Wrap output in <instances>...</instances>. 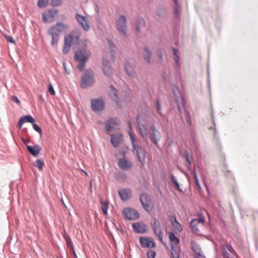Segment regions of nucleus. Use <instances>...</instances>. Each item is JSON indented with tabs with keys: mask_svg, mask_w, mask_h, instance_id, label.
<instances>
[{
	"mask_svg": "<svg viewBox=\"0 0 258 258\" xmlns=\"http://www.w3.org/2000/svg\"><path fill=\"white\" fill-rule=\"evenodd\" d=\"M199 224V220L193 219L190 221V226L194 233L198 234L199 230L198 228V225Z\"/></svg>",
	"mask_w": 258,
	"mask_h": 258,
	"instance_id": "obj_32",
	"label": "nucleus"
},
{
	"mask_svg": "<svg viewBox=\"0 0 258 258\" xmlns=\"http://www.w3.org/2000/svg\"><path fill=\"white\" fill-rule=\"evenodd\" d=\"M110 91L109 93V96L112 100H113L116 105L118 106H121L120 102L119 101V99L118 95V91L116 89V88L114 87V86L112 84L110 85Z\"/></svg>",
	"mask_w": 258,
	"mask_h": 258,
	"instance_id": "obj_17",
	"label": "nucleus"
},
{
	"mask_svg": "<svg viewBox=\"0 0 258 258\" xmlns=\"http://www.w3.org/2000/svg\"><path fill=\"white\" fill-rule=\"evenodd\" d=\"M119 176L120 177V179H122V180H125L126 179V175L125 173H121Z\"/></svg>",
	"mask_w": 258,
	"mask_h": 258,
	"instance_id": "obj_58",
	"label": "nucleus"
},
{
	"mask_svg": "<svg viewBox=\"0 0 258 258\" xmlns=\"http://www.w3.org/2000/svg\"><path fill=\"white\" fill-rule=\"evenodd\" d=\"M94 82L93 72L91 70H87L81 77L80 86L82 89H86L88 87H91Z\"/></svg>",
	"mask_w": 258,
	"mask_h": 258,
	"instance_id": "obj_4",
	"label": "nucleus"
},
{
	"mask_svg": "<svg viewBox=\"0 0 258 258\" xmlns=\"http://www.w3.org/2000/svg\"><path fill=\"white\" fill-rule=\"evenodd\" d=\"M115 47H112V48H109V51L110 53V55L111 57V58L114 60L115 58Z\"/></svg>",
	"mask_w": 258,
	"mask_h": 258,
	"instance_id": "obj_49",
	"label": "nucleus"
},
{
	"mask_svg": "<svg viewBox=\"0 0 258 258\" xmlns=\"http://www.w3.org/2000/svg\"><path fill=\"white\" fill-rule=\"evenodd\" d=\"M117 124V119L115 118H111L108 119L105 122V130L106 132H109L115 128Z\"/></svg>",
	"mask_w": 258,
	"mask_h": 258,
	"instance_id": "obj_20",
	"label": "nucleus"
},
{
	"mask_svg": "<svg viewBox=\"0 0 258 258\" xmlns=\"http://www.w3.org/2000/svg\"><path fill=\"white\" fill-rule=\"evenodd\" d=\"M12 100L17 103L18 105H20L21 104L19 98L16 96H13L11 98Z\"/></svg>",
	"mask_w": 258,
	"mask_h": 258,
	"instance_id": "obj_53",
	"label": "nucleus"
},
{
	"mask_svg": "<svg viewBox=\"0 0 258 258\" xmlns=\"http://www.w3.org/2000/svg\"><path fill=\"white\" fill-rule=\"evenodd\" d=\"M174 55H177L178 49L177 48H172Z\"/></svg>",
	"mask_w": 258,
	"mask_h": 258,
	"instance_id": "obj_61",
	"label": "nucleus"
},
{
	"mask_svg": "<svg viewBox=\"0 0 258 258\" xmlns=\"http://www.w3.org/2000/svg\"><path fill=\"white\" fill-rule=\"evenodd\" d=\"M140 202L145 210L150 211V198L147 194L143 193L141 195Z\"/></svg>",
	"mask_w": 258,
	"mask_h": 258,
	"instance_id": "obj_16",
	"label": "nucleus"
},
{
	"mask_svg": "<svg viewBox=\"0 0 258 258\" xmlns=\"http://www.w3.org/2000/svg\"><path fill=\"white\" fill-rule=\"evenodd\" d=\"M91 55L90 51L86 48L78 49L74 55V59L78 62L77 68L80 71H83L85 67L86 62Z\"/></svg>",
	"mask_w": 258,
	"mask_h": 258,
	"instance_id": "obj_2",
	"label": "nucleus"
},
{
	"mask_svg": "<svg viewBox=\"0 0 258 258\" xmlns=\"http://www.w3.org/2000/svg\"><path fill=\"white\" fill-rule=\"evenodd\" d=\"M68 29L67 24L61 22H57L54 25L51 26L48 30L47 33L51 36V46L56 47L59 40V35Z\"/></svg>",
	"mask_w": 258,
	"mask_h": 258,
	"instance_id": "obj_1",
	"label": "nucleus"
},
{
	"mask_svg": "<svg viewBox=\"0 0 258 258\" xmlns=\"http://www.w3.org/2000/svg\"><path fill=\"white\" fill-rule=\"evenodd\" d=\"M104 74L106 76H110L112 73V69L110 66H107L106 68H102Z\"/></svg>",
	"mask_w": 258,
	"mask_h": 258,
	"instance_id": "obj_43",
	"label": "nucleus"
},
{
	"mask_svg": "<svg viewBox=\"0 0 258 258\" xmlns=\"http://www.w3.org/2000/svg\"><path fill=\"white\" fill-rule=\"evenodd\" d=\"M205 185H206V190H207V191L208 192V194H209L210 192H209V189L208 186L206 184H205Z\"/></svg>",
	"mask_w": 258,
	"mask_h": 258,
	"instance_id": "obj_63",
	"label": "nucleus"
},
{
	"mask_svg": "<svg viewBox=\"0 0 258 258\" xmlns=\"http://www.w3.org/2000/svg\"><path fill=\"white\" fill-rule=\"evenodd\" d=\"M140 242L141 245L143 247L149 248L150 247L153 248L155 247L156 243L151 239L147 237H141L140 238Z\"/></svg>",
	"mask_w": 258,
	"mask_h": 258,
	"instance_id": "obj_18",
	"label": "nucleus"
},
{
	"mask_svg": "<svg viewBox=\"0 0 258 258\" xmlns=\"http://www.w3.org/2000/svg\"><path fill=\"white\" fill-rule=\"evenodd\" d=\"M171 87L172 88V93L174 95L175 102L177 105V108L179 112L180 113H181V109L180 107V105L179 103V97L180 98L181 100V104L183 108H185V106L186 104L185 99L184 98V95L180 92L178 88L176 86L174 85V84H172L171 85Z\"/></svg>",
	"mask_w": 258,
	"mask_h": 258,
	"instance_id": "obj_6",
	"label": "nucleus"
},
{
	"mask_svg": "<svg viewBox=\"0 0 258 258\" xmlns=\"http://www.w3.org/2000/svg\"><path fill=\"white\" fill-rule=\"evenodd\" d=\"M81 35V30L79 29H75L65 37L64 40L70 45L77 44L79 42Z\"/></svg>",
	"mask_w": 258,
	"mask_h": 258,
	"instance_id": "obj_7",
	"label": "nucleus"
},
{
	"mask_svg": "<svg viewBox=\"0 0 258 258\" xmlns=\"http://www.w3.org/2000/svg\"><path fill=\"white\" fill-rule=\"evenodd\" d=\"M48 90L51 95H55V91H54V90L53 88V86L51 84L49 85L48 88Z\"/></svg>",
	"mask_w": 258,
	"mask_h": 258,
	"instance_id": "obj_52",
	"label": "nucleus"
},
{
	"mask_svg": "<svg viewBox=\"0 0 258 258\" xmlns=\"http://www.w3.org/2000/svg\"><path fill=\"white\" fill-rule=\"evenodd\" d=\"M50 3L53 7H58L61 5L62 0H51Z\"/></svg>",
	"mask_w": 258,
	"mask_h": 258,
	"instance_id": "obj_47",
	"label": "nucleus"
},
{
	"mask_svg": "<svg viewBox=\"0 0 258 258\" xmlns=\"http://www.w3.org/2000/svg\"><path fill=\"white\" fill-rule=\"evenodd\" d=\"M128 134L131 141L133 149L134 151H136L138 161L141 163V166L144 167L145 163V151L141 146L137 144L136 139L132 134L130 132H128Z\"/></svg>",
	"mask_w": 258,
	"mask_h": 258,
	"instance_id": "obj_3",
	"label": "nucleus"
},
{
	"mask_svg": "<svg viewBox=\"0 0 258 258\" xmlns=\"http://www.w3.org/2000/svg\"><path fill=\"white\" fill-rule=\"evenodd\" d=\"M171 253L173 258H179L180 248L179 246H170Z\"/></svg>",
	"mask_w": 258,
	"mask_h": 258,
	"instance_id": "obj_31",
	"label": "nucleus"
},
{
	"mask_svg": "<svg viewBox=\"0 0 258 258\" xmlns=\"http://www.w3.org/2000/svg\"><path fill=\"white\" fill-rule=\"evenodd\" d=\"M118 194L123 201H126L132 197V192L128 188H124L118 191Z\"/></svg>",
	"mask_w": 258,
	"mask_h": 258,
	"instance_id": "obj_19",
	"label": "nucleus"
},
{
	"mask_svg": "<svg viewBox=\"0 0 258 258\" xmlns=\"http://www.w3.org/2000/svg\"><path fill=\"white\" fill-rule=\"evenodd\" d=\"M71 46L72 45H70V44L67 43V41L64 40V46L62 48L63 53L64 54H67L69 52Z\"/></svg>",
	"mask_w": 258,
	"mask_h": 258,
	"instance_id": "obj_40",
	"label": "nucleus"
},
{
	"mask_svg": "<svg viewBox=\"0 0 258 258\" xmlns=\"http://www.w3.org/2000/svg\"><path fill=\"white\" fill-rule=\"evenodd\" d=\"M108 204H109V202L108 201H106L105 202H103L102 201H101V210H102L103 214L105 215L107 214Z\"/></svg>",
	"mask_w": 258,
	"mask_h": 258,
	"instance_id": "obj_35",
	"label": "nucleus"
},
{
	"mask_svg": "<svg viewBox=\"0 0 258 258\" xmlns=\"http://www.w3.org/2000/svg\"><path fill=\"white\" fill-rule=\"evenodd\" d=\"M48 0H38L37 6L39 8H44L46 6Z\"/></svg>",
	"mask_w": 258,
	"mask_h": 258,
	"instance_id": "obj_44",
	"label": "nucleus"
},
{
	"mask_svg": "<svg viewBox=\"0 0 258 258\" xmlns=\"http://www.w3.org/2000/svg\"><path fill=\"white\" fill-rule=\"evenodd\" d=\"M102 68H106L107 66H110V63L107 59H103L102 61Z\"/></svg>",
	"mask_w": 258,
	"mask_h": 258,
	"instance_id": "obj_55",
	"label": "nucleus"
},
{
	"mask_svg": "<svg viewBox=\"0 0 258 258\" xmlns=\"http://www.w3.org/2000/svg\"><path fill=\"white\" fill-rule=\"evenodd\" d=\"M58 11L54 10H48L42 13V21L44 23H51L57 14Z\"/></svg>",
	"mask_w": 258,
	"mask_h": 258,
	"instance_id": "obj_14",
	"label": "nucleus"
},
{
	"mask_svg": "<svg viewBox=\"0 0 258 258\" xmlns=\"http://www.w3.org/2000/svg\"><path fill=\"white\" fill-rule=\"evenodd\" d=\"M228 244H223L221 246V250L222 253V255H224L225 254H227V253L228 252Z\"/></svg>",
	"mask_w": 258,
	"mask_h": 258,
	"instance_id": "obj_42",
	"label": "nucleus"
},
{
	"mask_svg": "<svg viewBox=\"0 0 258 258\" xmlns=\"http://www.w3.org/2000/svg\"><path fill=\"white\" fill-rule=\"evenodd\" d=\"M143 57L147 63L151 62V58L152 56V51L148 46H146L143 48Z\"/></svg>",
	"mask_w": 258,
	"mask_h": 258,
	"instance_id": "obj_25",
	"label": "nucleus"
},
{
	"mask_svg": "<svg viewBox=\"0 0 258 258\" xmlns=\"http://www.w3.org/2000/svg\"><path fill=\"white\" fill-rule=\"evenodd\" d=\"M76 19L84 31H88L90 30L89 21L87 17L79 13H77Z\"/></svg>",
	"mask_w": 258,
	"mask_h": 258,
	"instance_id": "obj_12",
	"label": "nucleus"
},
{
	"mask_svg": "<svg viewBox=\"0 0 258 258\" xmlns=\"http://www.w3.org/2000/svg\"><path fill=\"white\" fill-rule=\"evenodd\" d=\"M196 258H206L205 256L203 253L202 251L201 252H199L197 254H196Z\"/></svg>",
	"mask_w": 258,
	"mask_h": 258,
	"instance_id": "obj_57",
	"label": "nucleus"
},
{
	"mask_svg": "<svg viewBox=\"0 0 258 258\" xmlns=\"http://www.w3.org/2000/svg\"><path fill=\"white\" fill-rule=\"evenodd\" d=\"M122 154L123 157L118 160L117 162L118 166L123 170H128L132 168L133 163L131 161L125 158L124 152H122Z\"/></svg>",
	"mask_w": 258,
	"mask_h": 258,
	"instance_id": "obj_11",
	"label": "nucleus"
},
{
	"mask_svg": "<svg viewBox=\"0 0 258 258\" xmlns=\"http://www.w3.org/2000/svg\"><path fill=\"white\" fill-rule=\"evenodd\" d=\"M195 220H199V223H204L205 222V219L204 218H203V219H195Z\"/></svg>",
	"mask_w": 258,
	"mask_h": 258,
	"instance_id": "obj_62",
	"label": "nucleus"
},
{
	"mask_svg": "<svg viewBox=\"0 0 258 258\" xmlns=\"http://www.w3.org/2000/svg\"><path fill=\"white\" fill-rule=\"evenodd\" d=\"M151 226L153 229L155 234L158 237L159 240L163 241V233L162 230L160 222L157 219L154 218L151 222Z\"/></svg>",
	"mask_w": 258,
	"mask_h": 258,
	"instance_id": "obj_9",
	"label": "nucleus"
},
{
	"mask_svg": "<svg viewBox=\"0 0 258 258\" xmlns=\"http://www.w3.org/2000/svg\"><path fill=\"white\" fill-rule=\"evenodd\" d=\"M173 230L177 232H180L182 230L180 224L177 221L175 216H171L169 218Z\"/></svg>",
	"mask_w": 258,
	"mask_h": 258,
	"instance_id": "obj_21",
	"label": "nucleus"
},
{
	"mask_svg": "<svg viewBox=\"0 0 258 258\" xmlns=\"http://www.w3.org/2000/svg\"><path fill=\"white\" fill-rule=\"evenodd\" d=\"M183 157L187 162V165H186L187 168L188 170H191V164L193 160L192 156H190L187 150H185L184 152Z\"/></svg>",
	"mask_w": 258,
	"mask_h": 258,
	"instance_id": "obj_28",
	"label": "nucleus"
},
{
	"mask_svg": "<svg viewBox=\"0 0 258 258\" xmlns=\"http://www.w3.org/2000/svg\"><path fill=\"white\" fill-rule=\"evenodd\" d=\"M5 37L8 42L11 43H15V41L12 36L5 35Z\"/></svg>",
	"mask_w": 258,
	"mask_h": 258,
	"instance_id": "obj_54",
	"label": "nucleus"
},
{
	"mask_svg": "<svg viewBox=\"0 0 258 258\" xmlns=\"http://www.w3.org/2000/svg\"><path fill=\"white\" fill-rule=\"evenodd\" d=\"M35 122L34 119L30 115H27L21 117L19 121L18 125L19 128H21L24 122L33 123Z\"/></svg>",
	"mask_w": 258,
	"mask_h": 258,
	"instance_id": "obj_24",
	"label": "nucleus"
},
{
	"mask_svg": "<svg viewBox=\"0 0 258 258\" xmlns=\"http://www.w3.org/2000/svg\"><path fill=\"white\" fill-rule=\"evenodd\" d=\"M33 129L38 132L40 135H41L42 134V131L41 128L36 123H33Z\"/></svg>",
	"mask_w": 258,
	"mask_h": 258,
	"instance_id": "obj_50",
	"label": "nucleus"
},
{
	"mask_svg": "<svg viewBox=\"0 0 258 258\" xmlns=\"http://www.w3.org/2000/svg\"><path fill=\"white\" fill-rule=\"evenodd\" d=\"M156 108L157 109V113L160 115H162V113L161 112V105L160 102V100L159 99L156 100Z\"/></svg>",
	"mask_w": 258,
	"mask_h": 258,
	"instance_id": "obj_45",
	"label": "nucleus"
},
{
	"mask_svg": "<svg viewBox=\"0 0 258 258\" xmlns=\"http://www.w3.org/2000/svg\"><path fill=\"white\" fill-rule=\"evenodd\" d=\"M156 252L154 250H150L147 252V258H155Z\"/></svg>",
	"mask_w": 258,
	"mask_h": 258,
	"instance_id": "obj_48",
	"label": "nucleus"
},
{
	"mask_svg": "<svg viewBox=\"0 0 258 258\" xmlns=\"http://www.w3.org/2000/svg\"><path fill=\"white\" fill-rule=\"evenodd\" d=\"M171 180L173 184H174V185L175 186L176 188L178 191L181 192L182 190L180 188L179 184L177 180H176V178L174 177V176L173 174L171 175Z\"/></svg>",
	"mask_w": 258,
	"mask_h": 258,
	"instance_id": "obj_39",
	"label": "nucleus"
},
{
	"mask_svg": "<svg viewBox=\"0 0 258 258\" xmlns=\"http://www.w3.org/2000/svg\"><path fill=\"white\" fill-rule=\"evenodd\" d=\"M185 118L186 122L189 124H191V120L190 118V113L186 110H185Z\"/></svg>",
	"mask_w": 258,
	"mask_h": 258,
	"instance_id": "obj_46",
	"label": "nucleus"
},
{
	"mask_svg": "<svg viewBox=\"0 0 258 258\" xmlns=\"http://www.w3.org/2000/svg\"><path fill=\"white\" fill-rule=\"evenodd\" d=\"M33 165L36 167L39 171H41L44 165V162L42 159H38L33 163Z\"/></svg>",
	"mask_w": 258,
	"mask_h": 258,
	"instance_id": "obj_34",
	"label": "nucleus"
},
{
	"mask_svg": "<svg viewBox=\"0 0 258 258\" xmlns=\"http://www.w3.org/2000/svg\"><path fill=\"white\" fill-rule=\"evenodd\" d=\"M149 134L151 141L154 145L157 146L161 138V135L160 131L156 129L154 123L150 126Z\"/></svg>",
	"mask_w": 258,
	"mask_h": 258,
	"instance_id": "obj_8",
	"label": "nucleus"
},
{
	"mask_svg": "<svg viewBox=\"0 0 258 258\" xmlns=\"http://www.w3.org/2000/svg\"><path fill=\"white\" fill-rule=\"evenodd\" d=\"M92 182L91 181L90 183V190H91V192H92Z\"/></svg>",
	"mask_w": 258,
	"mask_h": 258,
	"instance_id": "obj_64",
	"label": "nucleus"
},
{
	"mask_svg": "<svg viewBox=\"0 0 258 258\" xmlns=\"http://www.w3.org/2000/svg\"><path fill=\"white\" fill-rule=\"evenodd\" d=\"M91 108L94 111H102L104 108V102L102 98L92 99L91 100Z\"/></svg>",
	"mask_w": 258,
	"mask_h": 258,
	"instance_id": "obj_13",
	"label": "nucleus"
},
{
	"mask_svg": "<svg viewBox=\"0 0 258 258\" xmlns=\"http://www.w3.org/2000/svg\"><path fill=\"white\" fill-rule=\"evenodd\" d=\"M122 214L125 219L135 220L139 218V213L135 209L125 208L123 210Z\"/></svg>",
	"mask_w": 258,
	"mask_h": 258,
	"instance_id": "obj_10",
	"label": "nucleus"
},
{
	"mask_svg": "<svg viewBox=\"0 0 258 258\" xmlns=\"http://www.w3.org/2000/svg\"><path fill=\"white\" fill-rule=\"evenodd\" d=\"M181 8L179 6L178 4H175L173 7V11L174 14L176 18H180V13Z\"/></svg>",
	"mask_w": 258,
	"mask_h": 258,
	"instance_id": "obj_37",
	"label": "nucleus"
},
{
	"mask_svg": "<svg viewBox=\"0 0 258 258\" xmlns=\"http://www.w3.org/2000/svg\"><path fill=\"white\" fill-rule=\"evenodd\" d=\"M136 30L137 32H140L141 28L145 27V21L143 18H139L136 21Z\"/></svg>",
	"mask_w": 258,
	"mask_h": 258,
	"instance_id": "obj_30",
	"label": "nucleus"
},
{
	"mask_svg": "<svg viewBox=\"0 0 258 258\" xmlns=\"http://www.w3.org/2000/svg\"><path fill=\"white\" fill-rule=\"evenodd\" d=\"M228 248L229 250H228V252L230 253H236L235 250L233 249V248L232 247V246L229 244L228 246Z\"/></svg>",
	"mask_w": 258,
	"mask_h": 258,
	"instance_id": "obj_59",
	"label": "nucleus"
},
{
	"mask_svg": "<svg viewBox=\"0 0 258 258\" xmlns=\"http://www.w3.org/2000/svg\"><path fill=\"white\" fill-rule=\"evenodd\" d=\"M157 55L158 56L159 61L160 63L163 62L162 53L160 50H159L157 52Z\"/></svg>",
	"mask_w": 258,
	"mask_h": 258,
	"instance_id": "obj_51",
	"label": "nucleus"
},
{
	"mask_svg": "<svg viewBox=\"0 0 258 258\" xmlns=\"http://www.w3.org/2000/svg\"><path fill=\"white\" fill-rule=\"evenodd\" d=\"M63 237L66 240L67 246L69 247H72L73 248V244L70 236L68 234H65L63 235Z\"/></svg>",
	"mask_w": 258,
	"mask_h": 258,
	"instance_id": "obj_38",
	"label": "nucleus"
},
{
	"mask_svg": "<svg viewBox=\"0 0 258 258\" xmlns=\"http://www.w3.org/2000/svg\"><path fill=\"white\" fill-rule=\"evenodd\" d=\"M26 148L28 152L34 157L37 156L41 150V148L38 145H35L34 146L27 145Z\"/></svg>",
	"mask_w": 258,
	"mask_h": 258,
	"instance_id": "obj_22",
	"label": "nucleus"
},
{
	"mask_svg": "<svg viewBox=\"0 0 258 258\" xmlns=\"http://www.w3.org/2000/svg\"><path fill=\"white\" fill-rule=\"evenodd\" d=\"M107 41L109 48L115 47V46L110 40L107 39Z\"/></svg>",
	"mask_w": 258,
	"mask_h": 258,
	"instance_id": "obj_56",
	"label": "nucleus"
},
{
	"mask_svg": "<svg viewBox=\"0 0 258 258\" xmlns=\"http://www.w3.org/2000/svg\"><path fill=\"white\" fill-rule=\"evenodd\" d=\"M192 174L194 175V179L195 184L197 186V187L198 188L199 190H201L202 189V187H201L200 182L199 181V179H198V176L197 174V172H196V169L195 167L194 168L193 170H192Z\"/></svg>",
	"mask_w": 258,
	"mask_h": 258,
	"instance_id": "obj_36",
	"label": "nucleus"
},
{
	"mask_svg": "<svg viewBox=\"0 0 258 258\" xmlns=\"http://www.w3.org/2000/svg\"><path fill=\"white\" fill-rule=\"evenodd\" d=\"M223 258H234L232 255H231V253L228 252L227 253V254H225L223 255Z\"/></svg>",
	"mask_w": 258,
	"mask_h": 258,
	"instance_id": "obj_60",
	"label": "nucleus"
},
{
	"mask_svg": "<svg viewBox=\"0 0 258 258\" xmlns=\"http://www.w3.org/2000/svg\"><path fill=\"white\" fill-rule=\"evenodd\" d=\"M122 136L119 133L113 134L111 136L110 143L114 147H117L120 142Z\"/></svg>",
	"mask_w": 258,
	"mask_h": 258,
	"instance_id": "obj_23",
	"label": "nucleus"
},
{
	"mask_svg": "<svg viewBox=\"0 0 258 258\" xmlns=\"http://www.w3.org/2000/svg\"><path fill=\"white\" fill-rule=\"evenodd\" d=\"M191 249L195 252V254L199 252H201L202 250L200 246L194 241L191 242Z\"/></svg>",
	"mask_w": 258,
	"mask_h": 258,
	"instance_id": "obj_33",
	"label": "nucleus"
},
{
	"mask_svg": "<svg viewBox=\"0 0 258 258\" xmlns=\"http://www.w3.org/2000/svg\"><path fill=\"white\" fill-rule=\"evenodd\" d=\"M136 121L140 136L144 139H147L148 132L147 126L145 124L142 123L140 120L139 115L137 116L136 117Z\"/></svg>",
	"mask_w": 258,
	"mask_h": 258,
	"instance_id": "obj_15",
	"label": "nucleus"
},
{
	"mask_svg": "<svg viewBox=\"0 0 258 258\" xmlns=\"http://www.w3.org/2000/svg\"><path fill=\"white\" fill-rule=\"evenodd\" d=\"M124 68L126 74L131 77H136L137 74L134 71V69L132 65L130 63L126 62L124 64Z\"/></svg>",
	"mask_w": 258,
	"mask_h": 258,
	"instance_id": "obj_27",
	"label": "nucleus"
},
{
	"mask_svg": "<svg viewBox=\"0 0 258 258\" xmlns=\"http://www.w3.org/2000/svg\"><path fill=\"white\" fill-rule=\"evenodd\" d=\"M170 246H179L180 240L173 232L169 233Z\"/></svg>",
	"mask_w": 258,
	"mask_h": 258,
	"instance_id": "obj_26",
	"label": "nucleus"
},
{
	"mask_svg": "<svg viewBox=\"0 0 258 258\" xmlns=\"http://www.w3.org/2000/svg\"><path fill=\"white\" fill-rule=\"evenodd\" d=\"M116 27L120 35L123 37L126 36V18L124 15H119L116 20Z\"/></svg>",
	"mask_w": 258,
	"mask_h": 258,
	"instance_id": "obj_5",
	"label": "nucleus"
},
{
	"mask_svg": "<svg viewBox=\"0 0 258 258\" xmlns=\"http://www.w3.org/2000/svg\"><path fill=\"white\" fill-rule=\"evenodd\" d=\"M174 60L175 62V69L177 71H178L180 70V64L179 62V57L178 55H174Z\"/></svg>",
	"mask_w": 258,
	"mask_h": 258,
	"instance_id": "obj_41",
	"label": "nucleus"
},
{
	"mask_svg": "<svg viewBox=\"0 0 258 258\" xmlns=\"http://www.w3.org/2000/svg\"><path fill=\"white\" fill-rule=\"evenodd\" d=\"M132 227L134 230L139 233H144L145 231V226L139 223H133Z\"/></svg>",
	"mask_w": 258,
	"mask_h": 258,
	"instance_id": "obj_29",
	"label": "nucleus"
}]
</instances>
